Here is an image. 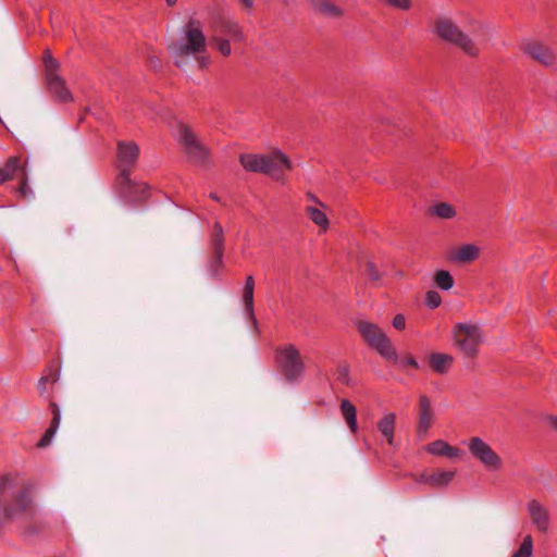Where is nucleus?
I'll return each mask as SVG.
<instances>
[{"instance_id": "f257e3e1", "label": "nucleus", "mask_w": 557, "mask_h": 557, "mask_svg": "<svg viewBox=\"0 0 557 557\" xmlns=\"http://www.w3.org/2000/svg\"><path fill=\"white\" fill-rule=\"evenodd\" d=\"M17 474L7 472L0 475V536L7 523L21 520V535L24 537L37 536L45 532L47 523L37 517L35 481L25 482L22 487L9 497L10 488Z\"/></svg>"}, {"instance_id": "f03ea898", "label": "nucleus", "mask_w": 557, "mask_h": 557, "mask_svg": "<svg viewBox=\"0 0 557 557\" xmlns=\"http://www.w3.org/2000/svg\"><path fill=\"white\" fill-rule=\"evenodd\" d=\"M357 330L367 345L376 350L386 361L393 363L399 362L404 368L411 367L419 369V363L412 355L399 359L391 339L379 325L368 321H359L357 323Z\"/></svg>"}, {"instance_id": "7ed1b4c3", "label": "nucleus", "mask_w": 557, "mask_h": 557, "mask_svg": "<svg viewBox=\"0 0 557 557\" xmlns=\"http://www.w3.org/2000/svg\"><path fill=\"white\" fill-rule=\"evenodd\" d=\"M239 163L247 172L261 173L275 181L283 178L285 170L293 169L292 161L281 150H275L269 154L261 153H242Z\"/></svg>"}, {"instance_id": "20e7f679", "label": "nucleus", "mask_w": 557, "mask_h": 557, "mask_svg": "<svg viewBox=\"0 0 557 557\" xmlns=\"http://www.w3.org/2000/svg\"><path fill=\"white\" fill-rule=\"evenodd\" d=\"M432 33L442 41L460 48L469 57L473 58L479 54V48L474 41L449 17L440 16L435 18Z\"/></svg>"}, {"instance_id": "39448f33", "label": "nucleus", "mask_w": 557, "mask_h": 557, "mask_svg": "<svg viewBox=\"0 0 557 557\" xmlns=\"http://www.w3.org/2000/svg\"><path fill=\"white\" fill-rule=\"evenodd\" d=\"M184 42H172L168 46V50L172 51L175 57L197 55L206 52L207 38L202 30V23L190 17L183 26Z\"/></svg>"}, {"instance_id": "423d86ee", "label": "nucleus", "mask_w": 557, "mask_h": 557, "mask_svg": "<svg viewBox=\"0 0 557 557\" xmlns=\"http://www.w3.org/2000/svg\"><path fill=\"white\" fill-rule=\"evenodd\" d=\"M275 362L280 373L289 383L298 381L306 369L299 350L293 344L275 348Z\"/></svg>"}, {"instance_id": "0eeeda50", "label": "nucleus", "mask_w": 557, "mask_h": 557, "mask_svg": "<svg viewBox=\"0 0 557 557\" xmlns=\"http://www.w3.org/2000/svg\"><path fill=\"white\" fill-rule=\"evenodd\" d=\"M455 345L467 358H475L482 342V332L478 325L457 323L453 329Z\"/></svg>"}, {"instance_id": "6e6552de", "label": "nucleus", "mask_w": 557, "mask_h": 557, "mask_svg": "<svg viewBox=\"0 0 557 557\" xmlns=\"http://www.w3.org/2000/svg\"><path fill=\"white\" fill-rule=\"evenodd\" d=\"M224 231L220 222H214L213 228L209 238V247L211 250V257L208 262V269L213 277L220 276V271L223 268L224 257Z\"/></svg>"}, {"instance_id": "1a4fd4ad", "label": "nucleus", "mask_w": 557, "mask_h": 557, "mask_svg": "<svg viewBox=\"0 0 557 557\" xmlns=\"http://www.w3.org/2000/svg\"><path fill=\"white\" fill-rule=\"evenodd\" d=\"M180 143L184 146L188 158L198 164L205 163L208 158L207 148L199 141L193 129L186 124L178 125Z\"/></svg>"}, {"instance_id": "9d476101", "label": "nucleus", "mask_w": 557, "mask_h": 557, "mask_svg": "<svg viewBox=\"0 0 557 557\" xmlns=\"http://www.w3.org/2000/svg\"><path fill=\"white\" fill-rule=\"evenodd\" d=\"M468 448L471 455L490 470H499L503 466L500 457L481 437L469 440Z\"/></svg>"}, {"instance_id": "9b49d317", "label": "nucleus", "mask_w": 557, "mask_h": 557, "mask_svg": "<svg viewBox=\"0 0 557 557\" xmlns=\"http://www.w3.org/2000/svg\"><path fill=\"white\" fill-rule=\"evenodd\" d=\"M210 28L212 35L232 39L233 42L245 41L243 27L230 16L223 14L214 15L210 21Z\"/></svg>"}, {"instance_id": "f8f14e48", "label": "nucleus", "mask_w": 557, "mask_h": 557, "mask_svg": "<svg viewBox=\"0 0 557 557\" xmlns=\"http://www.w3.org/2000/svg\"><path fill=\"white\" fill-rule=\"evenodd\" d=\"M521 51L541 65L550 66L555 62L553 50L537 40H527L521 44Z\"/></svg>"}, {"instance_id": "ddd939ff", "label": "nucleus", "mask_w": 557, "mask_h": 557, "mask_svg": "<svg viewBox=\"0 0 557 557\" xmlns=\"http://www.w3.org/2000/svg\"><path fill=\"white\" fill-rule=\"evenodd\" d=\"M417 434L421 438L425 436L434 422V412L431 400L426 395L419 397Z\"/></svg>"}, {"instance_id": "4468645a", "label": "nucleus", "mask_w": 557, "mask_h": 557, "mask_svg": "<svg viewBox=\"0 0 557 557\" xmlns=\"http://www.w3.org/2000/svg\"><path fill=\"white\" fill-rule=\"evenodd\" d=\"M149 190L150 186L147 183H134L128 187H123L120 195L126 202L139 205L146 202L150 197Z\"/></svg>"}, {"instance_id": "2eb2a0df", "label": "nucleus", "mask_w": 557, "mask_h": 557, "mask_svg": "<svg viewBox=\"0 0 557 557\" xmlns=\"http://www.w3.org/2000/svg\"><path fill=\"white\" fill-rule=\"evenodd\" d=\"M48 90L53 99L61 103L73 101V96L66 87L65 81L59 75L46 77Z\"/></svg>"}, {"instance_id": "dca6fc26", "label": "nucleus", "mask_w": 557, "mask_h": 557, "mask_svg": "<svg viewBox=\"0 0 557 557\" xmlns=\"http://www.w3.org/2000/svg\"><path fill=\"white\" fill-rule=\"evenodd\" d=\"M528 511L537 530L542 533H546L549 528V513L543 505L540 502L532 499L528 504Z\"/></svg>"}, {"instance_id": "f3484780", "label": "nucleus", "mask_w": 557, "mask_h": 557, "mask_svg": "<svg viewBox=\"0 0 557 557\" xmlns=\"http://www.w3.org/2000/svg\"><path fill=\"white\" fill-rule=\"evenodd\" d=\"M139 157V147L134 141L117 143V160L120 165L133 166Z\"/></svg>"}, {"instance_id": "a211bd4d", "label": "nucleus", "mask_w": 557, "mask_h": 557, "mask_svg": "<svg viewBox=\"0 0 557 557\" xmlns=\"http://www.w3.org/2000/svg\"><path fill=\"white\" fill-rule=\"evenodd\" d=\"M253 292H255V278L252 275H247L243 289V301L245 305V310L249 315V319L255 327V330L260 333L258 327V320L255 315L253 309Z\"/></svg>"}, {"instance_id": "6ab92c4d", "label": "nucleus", "mask_w": 557, "mask_h": 557, "mask_svg": "<svg viewBox=\"0 0 557 557\" xmlns=\"http://www.w3.org/2000/svg\"><path fill=\"white\" fill-rule=\"evenodd\" d=\"M49 408L52 412V419H51L49 428L46 430V432L44 433V435L37 443L38 448H45L51 443V441H52L53 436L55 435L57 430L60 425L61 411H60L58 404L54 400H50Z\"/></svg>"}, {"instance_id": "aec40b11", "label": "nucleus", "mask_w": 557, "mask_h": 557, "mask_svg": "<svg viewBox=\"0 0 557 557\" xmlns=\"http://www.w3.org/2000/svg\"><path fill=\"white\" fill-rule=\"evenodd\" d=\"M425 450L434 456H446L448 458H457L462 454L458 447L449 445L443 440H436L425 446Z\"/></svg>"}, {"instance_id": "412c9836", "label": "nucleus", "mask_w": 557, "mask_h": 557, "mask_svg": "<svg viewBox=\"0 0 557 557\" xmlns=\"http://www.w3.org/2000/svg\"><path fill=\"white\" fill-rule=\"evenodd\" d=\"M453 363L454 357L448 354L432 352L429 357V364L437 374H446Z\"/></svg>"}, {"instance_id": "4be33fe9", "label": "nucleus", "mask_w": 557, "mask_h": 557, "mask_svg": "<svg viewBox=\"0 0 557 557\" xmlns=\"http://www.w3.org/2000/svg\"><path fill=\"white\" fill-rule=\"evenodd\" d=\"M315 13L327 17H342L344 11L330 0H309Z\"/></svg>"}, {"instance_id": "5701e85b", "label": "nucleus", "mask_w": 557, "mask_h": 557, "mask_svg": "<svg viewBox=\"0 0 557 557\" xmlns=\"http://www.w3.org/2000/svg\"><path fill=\"white\" fill-rule=\"evenodd\" d=\"M341 412L352 434L358 432L357 409L348 399H343L339 405Z\"/></svg>"}, {"instance_id": "b1692460", "label": "nucleus", "mask_w": 557, "mask_h": 557, "mask_svg": "<svg viewBox=\"0 0 557 557\" xmlns=\"http://www.w3.org/2000/svg\"><path fill=\"white\" fill-rule=\"evenodd\" d=\"M395 424H396V414L393 412L385 414L377 422V430L386 438V441L389 445L394 444Z\"/></svg>"}, {"instance_id": "393cba45", "label": "nucleus", "mask_w": 557, "mask_h": 557, "mask_svg": "<svg viewBox=\"0 0 557 557\" xmlns=\"http://www.w3.org/2000/svg\"><path fill=\"white\" fill-rule=\"evenodd\" d=\"M22 168L20 157H10L4 165L0 168V184L11 180L15 173H20Z\"/></svg>"}, {"instance_id": "a878e982", "label": "nucleus", "mask_w": 557, "mask_h": 557, "mask_svg": "<svg viewBox=\"0 0 557 557\" xmlns=\"http://www.w3.org/2000/svg\"><path fill=\"white\" fill-rule=\"evenodd\" d=\"M479 255H480V250L475 245L466 244L459 248L457 253L454 257H451V259L457 262L467 263V262H472L475 259H478Z\"/></svg>"}, {"instance_id": "bb28decb", "label": "nucleus", "mask_w": 557, "mask_h": 557, "mask_svg": "<svg viewBox=\"0 0 557 557\" xmlns=\"http://www.w3.org/2000/svg\"><path fill=\"white\" fill-rule=\"evenodd\" d=\"M455 471H434L431 473V487H446L455 478Z\"/></svg>"}, {"instance_id": "cd10ccee", "label": "nucleus", "mask_w": 557, "mask_h": 557, "mask_svg": "<svg viewBox=\"0 0 557 557\" xmlns=\"http://www.w3.org/2000/svg\"><path fill=\"white\" fill-rule=\"evenodd\" d=\"M306 214L315 225H318L324 231L327 230L330 222L326 214L323 211L315 207L309 206L306 208Z\"/></svg>"}, {"instance_id": "c85d7f7f", "label": "nucleus", "mask_w": 557, "mask_h": 557, "mask_svg": "<svg viewBox=\"0 0 557 557\" xmlns=\"http://www.w3.org/2000/svg\"><path fill=\"white\" fill-rule=\"evenodd\" d=\"M433 280L435 285L443 290H449L455 283L453 275L447 270H437Z\"/></svg>"}, {"instance_id": "c756f323", "label": "nucleus", "mask_w": 557, "mask_h": 557, "mask_svg": "<svg viewBox=\"0 0 557 557\" xmlns=\"http://www.w3.org/2000/svg\"><path fill=\"white\" fill-rule=\"evenodd\" d=\"M232 39H227L225 37H221L219 35H211L210 37V44L212 47L216 48L218 51L223 57H230L232 53V47H231Z\"/></svg>"}, {"instance_id": "7c9ffc66", "label": "nucleus", "mask_w": 557, "mask_h": 557, "mask_svg": "<svg viewBox=\"0 0 557 557\" xmlns=\"http://www.w3.org/2000/svg\"><path fill=\"white\" fill-rule=\"evenodd\" d=\"M431 214L442 219H453L456 215L455 208L448 202H438L431 207Z\"/></svg>"}, {"instance_id": "2f4dec72", "label": "nucleus", "mask_w": 557, "mask_h": 557, "mask_svg": "<svg viewBox=\"0 0 557 557\" xmlns=\"http://www.w3.org/2000/svg\"><path fill=\"white\" fill-rule=\"evenodd\" d=\"M61 362L58 359L51 360L45 368L42 375L49 379L51 384H54L60 379Z\"/></svg>"}, {"instance_id": "473e14b6", "label": "nucleus", "mask_w": 557, "mask_h": 557, "mask_svg": "<svg viewBox=\"0 0 557 557\" xmlns=\"http://www.w3.org/2000/svg\"><path fill=\"white\" fill-rule=\"evenodd\" d=\"M44 62L46 66V77L54 76L58 74L60 63L55 58H53L49 49L44 51Z\"/></svg>"}, {"instance_id": "72a5a7b5", "label": "nucleus", "mask_w": 557, "mask_h": 557, "mask_svg": "<svg viewBox=\"0 0 557 557\" xmlns=\"http://www.w3.org/2000/svg\"><path fill=\"white\" fill-rule=\"evenodd\" d=\"M336 380L345 386H349V387L352 386V381L350 379L349 364L346 361H342L337 364Z\"/></svg>"}, {"instance_id": "f704fd0d", "label": "nucleus", "mask_w": 557, "mask_h": 557, "mask_svg": "<svg viewBox=\"0 0 557 557\" xmlns=\"http://www.w3.org/2000/svg\"><path fill=\"white\" fill-rule=\"evenodd\" d=\"M533 554V540L529 534L523 537V541L517 552H515L511 557H532Z\"/></svg>"}, {"instance_id": "c9c22d12", "label": "nucleus", "mask_w": 557, "mask_h": 557, "mask_svg": "<svg viewBox=\"0 0 557 557\" xmlns=\"http://www.w3.org/2000/svg\"><path fill=\"white\" fill-rule=\"evenodd\" d=\"M362 272L369 277V281L372 283L379 282L382 277V274L379 271L377 267L371 260L364 262Z\"/></svg>"}, {"instance_id": "e433bc0d", "label": "nucleus", "mask_w": 557, "mask_h": 557, "mask_svg": "<svg viewBox=\"0 0 557 557\" xmlns=\"http://www.w3.org/2000/svg\"><path fill=\"white\" fill-rule=\"evenodd\" d=\"M442 304V297L436 290H428L424 297V305L430 309H436Z\"/></svg>"}, {"instance_id": "4c0bfd02", "label": "nucleus", "mask_w": 557, "mask_h": 557, "mask_svg": "<svg viewBox=\"0 0 557 557\" xmlns=\"http://www.w3.org/2000/svg\"><path fill=\"white\" fill-rule=\"evenodd\" d=\"M120 166H121V172L117 176V182H119L120 191H121L123 187H128V185H132L135 182H133L131 180V168L132 166H126V165H120Z\"/></svg>"}, {"instance_id": "58836bf2", "label": "nucleus", "mask_w": 557, "mask_h": 557, "mask_svg": "<svg viewBox=\"0 0 557 557\" xmlns=\"http://www.w3.org/2000/svg\"><path fill=\"white\" fill-rule=\"evenodd\" d=\"M20 186H18V193L22 195V197H26L32 194V189L28 186V178L25 168L23 166L20 171Z\"/></svg>"}, {"instance_id": "ea45409f", "label": "nucleus", "mask_w": 557, "mask_h": 557, "mask_svg": "<svg viewBox=\"0 0 557 557\" xmlns=\"http://www.w3.org/2000/svg\"><path fill=\"white\" fill-rule=\"evenodd\" d=\"M384 1L389 7H393V8L399 9V10H404V11H408L412 5L411 0H384Z\"/></svg>"}, {"instance_id": "a19ab883", "label": "nucleus", "mask_w": 557, "mask_h": 557, "mask_svg": "<svg viewBox=\"0 0 557 557\" xmlns=\"http://www.w3.org/2000/svg\"><path fill=\"white\" fill-rule=\"evenodd\" d=\"M147 65L153 72H160L162 70V61L158 55L150 54L147 58Z\"/></svg>"}, {"instance_id": "79ce46f5", "label": "nucleus", "mask_w": 557, "mask_h": 557, "mask_svg": "<svg viewBox=\"0 0 557 557\" xmlns=\"http://www.w3.org/2000/svg\"><path fill=\"white\" fill-rule=\"evenodd\" d=\"M405 476L413 479L417 483H423L431 486V473L422 472L420 474L407 473Z\"/></svg>"}, {"instance_id": "37998d69", "label": "nucleus", "mask_w": 557, "mask_h": 557, "mask_svg": "<svg viewBox=\"0 0 557 557\" xmlns=\"http://www.w3.org/2000/svg\"><path fill=\"white\" fill-rule=\"evenodd\" d=\"M393 326L398 330V331H404L405 327H406V318L404 314L401 313H398L394 317L393 319V322H392Z\"/></svg>"}, {"instance_id": "c03bdc74", "label": "nucleus", "mask_w": 557, "mask_h": 557, "mask_svg": "<svg viewBox=\"0 0 557 557\" xmlns=\"http://www.w3.org/2000/svg\"><path fill=\"white\" fill-rule=\"evenodd\" d=\"M195 57H196L198 66L201 70L207 69L209 66V64L211 63L210 57H208V55H202V53H200Z\"/></svg>"}, {"instance_id": "a18cd8bd", "label": "nucleus", "mask_w": 557, "mask_h": 557, "mask_svg": "<svg viewBox=\"0 0 557 557\" xmlns=\"http://www.w3.org/2000/svg\"><path fill=\"white\" fill-rule=\"evenodd\" d=\"M48 383H50L49 379L41 375V377L38 381V391L41 395L46 393V386Z\"/></svg>"}, {"instance_id": "49530a36", "label": "nucleus", "mask_w": 557, "mask_h": 557, "mask_svg": "<svg viewBox=\"0 0 557 557\" xmlns=\"http://www.w3.org/2000/svg\"><path fill=\"white\" fill-rule=\"evenodd\" d=\"M547 421H548L549 425L552 426V429L557 431V417L550 414V416L547 417Z\"/></svg>"}, {"instance_id": "de8ad7c7", "label": "nucleus", "mask_w": 557, "mask_h": 557, "mask_svg": "<svg viewBox=\"0 0 557 557\" xmlns=\"http://www.w3.org/2000/svg\"><path fill=\"white\" fill-rule=\"evenodd\" d=\"M308 198L317 205L324 207V205L318 199V197L311 193H308Z\"/></svg>"}, {"instance_id": "09e8293b", "label": "nucleus", "mask_w": 557, "mask_h": 557, "mask_svg": "<svg viewBox=\"0 0 557 557\" xmlns=\"http://www.w3.org/2000/svg\"><path fill=\"white\" fill-rule=\"evenodd\" d=\"M240 2L246 9H251L253 7V0H240Z\"/></svg>"}, {"instance_id": "8fccbe9b", "label": "nucleus", "mask_w": 557, "mask_h": 557, "mask_svg": "<svg viewBox=\"0 0 557 557\" xmlns=\"http://www.w3.org/2000/svg\"><path fill=\"white\" fill-rule=\"evenodd\" d=\"M169 7H174L177 3V0H165Z\"/></svg>"}, {"instance_id": "3c124183", "label": "nucleus", "mask_w": 557, "mask_h": 557, "mask_svg": "<svg viewBox=\"0 0 557 557\" xmlns=\"http://www.w3.org/2000/svg\"><path fill=\"white\" fill-rule=\"evenodd\" d=\"M210 198H211V199H213V200H215V201H219V200H220L219 196H218L215 193H211V194H210Z\"/></svg>"}]
</instances>
